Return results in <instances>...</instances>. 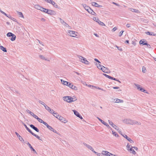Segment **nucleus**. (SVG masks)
<instances>
[{
  "label": "nucleus",
  "instance_id": "f257e3e1",
  "mask_svg": "<svg viewBox=\"0 0 156 156\" xmlns=\"http://www.w3.org/2000/svg\"><path fill=\"white\" fill-rule=\"evenodd\" d=\"M124 122L126 123L131 125H140L141 123L140 122H138L136 121L132 120L130 119H126L124 120Z\"/></svg>",
  "mask_w": 156,
  "mask_h": 156
},
{
  "label": "nucleus",
  "instance_id": "f03ea898",
  "mask_svg": "<svg viewBox=\"0 0 156 156\" xmlns=\"http://www.w3.org/2000/svg\"><path fill=\"white\" fill-rule=\"evenodd\" d=\"M78 57L80 60L81 62H82L84 63L86 65H88L89 64V62L86 60V58L80 55L78 56Z\"/></svg>",
  "mask_w": 156,
  "mask_h": 156
},
{
  "label": "nucleus",
  "instance_id": "7ed1b4c3",
  "mask_svg": "<svg viewBox=\"0 0 156 156\" xmlns=\"http://www.w3.org/2000/svg\"><path fill=\"white\" fill-rule=\"evenodd\" d=\"M67 34L73 37H76L77 36V35L75 33V32L72 30H69Z\"/></svg>",
  "mask_w": 156,
  "mask_h": 156
},
{
  "label": "nucleus",
  "instance_id": "20e7f679",
  "mask_svg": "<svg viewBox=\"0 0 156 156\" xmlns=\"http://www.w3.org/2000/svg\"><path fill=\"white\" fill-rule=\"evenodd\" d=\"M108 122L109 124L111 125L112 127L115 129L117 131L119 130V128L115 124H114L112 121H110V120H108Z\"/></svg>",
  "mask_w": 156,
  "mask_h": 156
},
{
  "label": "nucleus",
  "instance_id": "39448f33",
  "mask_svg": "<svg viewBox=\"0 0 156 156\" xmlns=\"http://www.w3.org/2000/svg\"><path fill=\"white\" fill-rule=\"evenodd\" d=\"M134 85L136 87L137 89L138 90H139L142 92H144V93H146V92H145V91H146L143 88H142V87H140V85H139L138 84H136V83H135Z\"/></svg>",
  "mask_w": 156,
  "mask_h": 156
},
{
  "label": "nucleus",
  "instance_id": "423d86ee",
  "mask_svg": "<svg viewBox=\"0 0 156 156\" xmlns=\"http://www.w3.org/2000/svg\"><path fill=\"white\" fill-rule=\"evenodd\" d=\"M58 119L62 122L64 123H66L68 122V121L65 118L63 117L60 116H59Z\"/></svg>",
  "mask_w": 156,
  "mask_h": 156
},
{
  "label": "nucleus",
  "instance_id": "0eeeda50",
  "mask_svg": "<svg viewBox=\"0 0 156 156\" xmlns=\"http://www.w3.org/2000/svg\"><path fill=\"white\" fill-rule=\"evenodd\" d=\"M47 14L52 15H55L56 14V12L53 10L51 9H48Z\"/></svg>",
  "mask_w": 156,
  "mask_h": 156
},
{
  "label": "nucleus",
  "instance_id": "6e6552de",
  "mask_svg": "<svg viewBox=\"0 0 156 156\" xmlns=\"http://www.w3.org/2000/svg\"><path fill=\"white\" fill-rule=\"evenodd\" d=\"M68 87L70 88H71L72 89L75 90H77V87L73 85H72V84L70 83L69 84Z\"/></svg>",
  "mask_w": 156,
  "mask_h": 156
},
{
  "label": "nucleus",
  "instance_id": "1a4fd4ad",
  "mask_svg": "<svg viewBox=\"0 0 156 156\" xmlns=\"http://www.w3.org/2000/svg\"><path fill=\"white\" fill-rule=\"evenodd\" d=\"M122 136L126 138L128 140L130 143H133L134 141L131 139L129 138L126 135H122Z\"/></svg>",
  "mask_w": 156,
  "mask_h": 156
},
{
  "label": "nucleus",
  "instance_id": "9d476101",
  "mask_svg": "<svg viewBox=\"0 0 156 156\" xmlns=\"http://www.w3.org/2000/svg\"><path fill=\"white\" fill-rule=\"evenodd\" d=\"M100 69L105 73H108V71H106V70H108V69L107 68L103 66L102 68H100Z\"/></svg>",
  "mask_w": 156,
  "mask_h": 156
},
{
  "label": "nucleus",
  "instance_id": "9b49d317",
  "mask_svg": "<svg viewBox=\"0 0 156 156\" xmlns=\"http://www.w3.org/2000/svg\"><path fill=\"white\" fill-rule=\"evenodd\" d=\"M25 143H26V144L28 145L29 147L30 148V149L32 151H33L35 153H37L36 151L31 146V144L29 143V142H25Z\"/></svg>",
  "mask_w": 156,
  "mask_h": 156
},
{
  "label": "nucleus",
  "instance_id": "f8f14e48",
  "mask_svg": "<svg viewBox=\"0 0 156 156\" xmlns=\"http://www.w3.org/2000/svg\"><path fill=\"white\" fill-rule=\"evenodd\" d=\"M128 9L129 10H130L132 12H134L136 13H140V12L138 10H137L136 9L131 8H129Z\"/></svg>",
  "mask_w": 156,
  "mask_h": 156
},
{
  "label": "nucleus",
  "instance_id": "ddd939ff",
  "mask_svg": "<svg viewBox=\"0 0 156 156\" xmlns=\"http://www.w3.org/2000/svg\"><path fill=\"white\" fill-rule=\"evenodd\" d=\"M83 144L85 146H86L89 149H90L91 151H93V148L91 146L88 145L85 143H84Z\"/></svg>",
  "mask_w": 156,
  "mask_h": 156
},
{
  "label": "nucleus",
  "instance_id": "4468645a",
  "mask_svg": "<svg viewBox=\"0 0 156 156\" xmlns=\"http://www.w3.org/2000/svg\"><path fill=\"white\" fill-rule=\"evenodd\" d=\"M82 5L84 8L88 12V11L89 10V9H90V7L88 6L87 5H86L85 4H82Z\"/></svg>",
  "mask_w": 156,
  "mask_h": 156
},
{
  "label": "nucleus",
  "instance_id": "2eb2a0df",
  "mask_svg": "<svg viewBox=\"0 0 156 156\" xmlns=\"http://www.w3.org/2000/svg\"><path fill=\"white\" fill-rule=\"evenodd\" d=\"M30 126L35 131H36V132H38L39 131V129H38L36 127H35L34 125L32 124H31L30 125Z\"/></svg>",
  "mask_w": 156,
  "mask_h": 156
},
{
  "label": "nucleus",
  "instance_id": "dca6fc26",
  "mask_svg": "<svg viewBox=\"0 0 156 156\" xmlns=\"http://www.w3.org/2000/svg\"><path fill=\"white\" fill-rule=\"evenodd\" d=\"M61 81L62 83V84H64L65 85H66V86H68V85L69 83L67 81H65V80H64L62 79L61 80Z\"/></svg>",
  "mask_w": 156,
  "mask_h": 156
},
{
  "label": "nucleus",
  "instance_id": "f3484780",
  "mask_svg": "<svg viewBox=\"0 0 156 156\" xmlns=\"http://www.w3.org/2000/svg\"><path fill=\"white\" fill-rule=\"evenodd\" d=\"M15 134L16 135L17 137L19 138V139L21 141H24V140L23 138L20 136L16 132H15Z\"/></svg>",
  "mask_w": 156,
  "mask_h": 156
},
{
  "label": "nucleus",
  "instance_id": "a211bd4d",
  "mask_svg": "<svg viewBox=\"0 0 156 156\" xmlns=\"http://www.w3.org/2000/svg\"><path fill=\"white\" fill-rule=\"evenodd\" d=\"M34 8L37 9L41 11V9H42V7L41 6L39 5H36L34 6Z\"/></svg>",
  "mask_w": 156,
  "mask_h": 156
},
{
  "label": "nucleus",
  "instance_id": "6ab92c4d",
  "mask_svg": "<svg viewBox=\"0 0 156 156\" xmlns=\"http://www.w3.org/2000/svg\"><path fill=\"white\" fill-rule=\"evenodd\" d=\"M21 122L23 125L25 127V128L27 129V130L30 133L32 132V131L27 127V125L25 124L24 123L21 121Z\"/></svg>",
  "mask_w": 156,
  "mask_h": 156
},
{
  "label": "nucleus",
  "instance_id": "aec40b11",
  "mask_svg": "<svg viewBox=\"0 0 156 156\" xmlns=\"http://www.w3.org/2000/svg\"><path fill=\"white\" fill-rule=\"evenodd\" d=\"M39 58L43 60H44L45 61H49V60L48 59L46 58L43 55H39Z\"/></svg>",
  "mask_w": 156,
  "mask_h": 156
},
{
  "label": "nucleus",
  "instance_id": "412c9836",
  "mask_svg": "<svg viewBox=\"0 0 156 156\" xmlns=\"http://www.w3.org/2000/svg\"><path fill=\"white\" fill-rule=\"evenodd\" d=\"M92 5L93 6H95L98 7H100L102 6L101 5H99L98 4L95 2H92Z\"/></svg>",
  "mask_w": 156,
  "mask_h": 156
},
{
  "label": "nucleus",
  "instance_id": "4be33fe9",
  "mask_svg": "<svg viewBox=\"0 0 156 156\" xmlns=\"http://www.w3.org/2000/svg\"><path fill=\"white\" fill-rule=\"evenodd\" d=\"M133 147H132L130 148L128 150V151L130 152V153L133 154H136V152L135 151L132 149Z\"/></svg>",
  "mask_w": 156,
  "mask_h": 156
},
{
  "label": "nucleus",
  "instance_id": "5701e85b",
  "mask_svg": "<svg viewBox=\"0 0 156 156\" xmlns=\"http://www.w3.org/2000/svg\"><path fill=\"white\" fill-rule=\"evenodd\" d=\"M48 128V129H49L51 131H53L54 133H55L57 134H58V133H57V131L56 130L54 129L53 128H52L51 126H50Z\"/></svg>",
  "mask_w": 156,
  "mask_h": 156
},
{
  "label": "nucleus",
  "instance_id": "b1692460",
  "mask_svg": "<svg viewBox=\"0 0 156 156\" xmlns=\"http://www.w3.org/2000/svg\"><path fill=\"white\" fill-rule=\"evenodd\" d=\"M88 12L94 16L96 15L95 12H94L93 11V10H92L91 9H89V10L88 11Z\"/></svg>",
  "mask_w": 156,
  "mask_h": 156
},
{
  "label": "nucleus",
  "instance_id": "393cba45",
  "mask_svg": "<svg viewBox=\"0 0 156 156\" xmlns=\"http://www.w3.org/2000/svg\"><path fill=\"white\" fill-rule=\"evenodd\" d=\"M97 23L101 26H105V25L103 22L100 21L99 20L97 21Z\"/></svg>",
  "mask_w": 156,
  "mask_h": 156
},
{
  "label": "nucleus",
  "instance_id": "a878e982",
  "mask_svg": "<svg viewBox=\"0 0 156 156\" xmlns=\"http://www.w3.org/2000/svg\"><path fill=\"white\" fill-rule=\"evenodd\" d=\"M115 102L117 103H122L123 102V101L121 99H119L118 98H116Z\"/></svg>",
  "mask_w": 156,
  "mask_h": 156
},
{
  "label": "nucleus",
  "instance_id": "bb28decb",
  "mask_svg": "<svg viewBox=\"0 0 156 156\" xmlns=\"http://www.w3.org/2000/svg\"><path fill=\"white\" fill-rule=\"evenodd\" d=\"M67 98H68V103H71L73 102V99H72V97L70 96H68V97H67Z\"/></svg>",
  "mask_w": 156,
  "mask_h": 156
},
{
  "label": "nucleus",
  "instance_id": "cd10ccee",
  "mask_svg": "<svg viewBox=\"0 0 156 156\" xmlns=\"http://www.w3.org/2000/svg\"><path fill=\"white\" fill-rule=\"evenodd\" d=\"M72 111L74 112V114L76 115L77 117L79 116L80 114L78 112L75 110H73Z\"/></svg>",
  "mask_w": 156,
  "mask_h": 156
},
{
  "label": "nucleus",
  "instance_id": "c85d7f7f",
  "mask_svg": "<svg viewBox=\"0 0 156 156\" xmlns=\"http://www.w3.org/2000/svg\"><path fill=\"white\" fill-rule=\"evenodd\" d=\"M17 12L20 17L23 18H24V16L22 12L19 11H17Z\"/></svg>",
  "mask_w": 156,
  "mask_h": 156
},
{
  "label": "nucleus",
  "instance_id": "c756f323",
  "mask_svg": "<svg viewBox=\"0 0 156 156\" xmlns=\"http://www.w3.org/2000/svg\"><path fill=\"white\" fill-rule=\"evenodd\" d=\"M0 49L1 50H2L3 51L5 52H6L7 51L6 48H5L3 46H0Z\"/></svg>",
  "mask_w": 156,
  "mask_h": 156
},
{
  "label": "nucleus",
  "instance_id": "7c9ffc66",
  "mask_svg": "<svg viewBox=\"0 0 156 156\" xmlns=\"http://www.w3.org/2000/svg\"><path fill=\"white\" fill-rule=\"evenodd\" d=\"M140 44H142L143 45H147L148 44L146 42L143 43V41L142 40H141L140 41Z\"/></svg>",
  "mask_w": 156,
  "mask_h": 156
},
{
  "label": "nucleus",
  "instance_id": "2f4dec72",
  "mask_svg": "<svg viewBox=\"0 0 156 156\" xmlns=\"http://www.w3.org/2000/svg\"><path fill=\"white\" fill-rule=\"evenodd\" d=\"M12 37L11 38L10 40L12 41H15L16 38V36L14 34V35H13L12 36Z\"/></svg>",
  "mask_w": 156,
  "mask_h": 156
},
{
  "label": "nucleus",
  "instance_id": "473e14b6",
  "mask_svg": "<svg viewBox=\"0 0 156 156\" xmlns=\"http://www.w3.org/2000/svg\"><path fill=\"white\" fill-rule=\"evenodd\" d=\"M42 9H41V11H42L43 12H45V13H47L48 9L44 8L43 7H42Z\"/></svg>",
  "mask_w": 156,
  "mask_h": 156
},
{
  "label": "nucleus",
  "instance_id": "72a5a7b5",
  "mask_svg": "<svg viewBox=\"0 0 156 156\" xmlns=\"http://www.w3.org/2000/svg\"><path fill=\"white\" fill-rule=\"evenodd\" d=\"M67 97H68V96L63 97V99L64 101L68 102L69 100L68 99V98H67Z\"/></svg>",
  "mask_w": 156,
  "mask_h": 156
},
{
  "label": "nucleus",
  "instance_id": "f704fd0d",
  "mask_svg": "<svg viewBox=\"0 0 156 156\" xmlns=\"http://www.w3.org/2000/svg\"><path fill=\"white\" fill-rule=\"evenodd\" d=\"M96 65L97 66V67L99 69H100V68H102L103 66L101 65L99 63H96Z\"/></svg>",
  "mask_w": 156,
  "mask_h": 156
},
{
  "label": "nucleus",
  "instance_id": "c9c22d12",
  "mask_svg": "<svg viewBox=\"0 0 156 156\" xmlns=\"http://www.w3.org/2000/svg\"><path fill=\"white\" fill-rule=\"evenodd\" d=\"M13 35H14V34L11 32H9L6 34L8 37H12Z\"/></svg>",
  "mask_w": 156,
  "mask_h": 156
},
{
  "label": "nucleus",
  "instance_id": "e433bc0d",
  "mask_svg": "<svg viewBox=\"0 0 156 156\" xmlns=\"http://www.w3.org/2000/svg\"><path fill=\"white\" fill-rule=\"evenodd\" d=\"M44 107L48 111L49 110L51 111V109L47 105H45Z\"/></svg>",
  "mask_w": 156,
  "mask_h": 156
},
{
  "label": "nucleus",
  "instance_id": "4c0bfd02",
  "mask_svg": "<svg viewBox=\"0 0 156 156\" xmlns=\"http://www.w3.org/2000/svg\"><path fill=\"white\" fill-rule=\"evenodd\" d=\"M102 154L106 155L108 153V152L107 151H102Z\"/></svg>",
  "mask_w": 156,
  "mask_h": 156
},
{
  "label": "nucleus",
  "instance_id": "58836bf2",
  "mask_svg": "<svg viewBox=\"0 0 156 156\" xmlns=\"http://www.w3.org/2000/svg\"><path fill=\"white\" fill-rule=\"evenodd\" d=\"M97 118L103 124H105V122L103 120L101 119H100L98 117H97Z\"/></svg>",
  "mask_w": 156,
  "mask_h": 156
},
{
  "label": "nucleus",
  "instance_id": "ea45409f",
  "mask_svg": "<svg viewBox=\"0 0 156 156\" xmlns=\"http://www.w3.org/2000/svg\"><path fill=\"white\" fill-rule=\"evenodd\" d=\"M53 114H54V115H53L56 118H57L58 119V117L59 116V115H58V114L57 113H55V112H54V113Z\"/></svg>",
  "mask_w": 156,
  "mask_h": 156
},
{
  "label": "nucleus",
  "instance_id": "a19ab883",
  "mask_svg": "<svg viewBox=\"0 0 156 156\" xmlns=\"http://www.w3.org/2000/svg\"><path fill=\"white\" fill-rule=\"evenodd\" d=\"M63 25H64V26L66 27H70L69 25L66 23V22H65L64 24H63Z\"/></svg>",
  "mask_w": 156,
  "mask_h": 156
},
{
  "label": "nucleus",
  "instance_id": "79ce46f5",
  "mask_svg": "<svg viewBox=\"0 0 156 156\" xmlns=\"http://www.w3.org/2000/svg\"><path fill=\"white\" fill-rule=\"evenodd\" d=\"M72 99H73V102L75 101H76L77 100V99L75 96H74L72 97Z\"/></svg>",
  "mask_w": 156,
  "mask_h": 156
},
{
  "label": "nucleus",
  "instance_id": "37998d69",
  "mask_svg": "<svg viewBox=\"0 0 156 156\" xmlns=\"http://www.w3.org/2000/svg\"><path fill=\"white\" fill-rule=\"evenodd\" d=\"M39 103L43 105L44 106L45 105H46L45 104L43 101H41V100H39L38 101Z\"/></svg>",
  "mask_w": 156,
  "mask_h": 156
},
{
  "label": "nucleus",
  "instance_id": "c03bdc74",
  "mask_svg": "<svg viewBox=\"0 0 156 156\" xmlns=\"http://www.w3.org/2000/svg\"><path fill=\"white\" fill-rule=\"evenodd\" d=\"M8 17L10 19L13 20L14 21H16V19L13 18L11 16H8Z\"/></svg>",
  "mask_w": 156,
  "mask_h": 156
},
{
  "label": "nucleus",
  "instance_id": "a18cd8bd",
  "mask_svg": "<svg viewBox=\"0 0 156 156\" xmlns=\"http://www.w3.org/2000/svg\"><path fill=\"white\" fill-rule=\"evenodd\" d=\"M108 128H110L112 130V128L109 126L106 122H105V124H104Z\"/></svg>",
  "mask_w": 156,
  "mask_h": 156
},
{
  "label": "nucleus",
  "instance_id": "49530a36",
  "mask_svg": "<svg viewBox=\"0 0 156 156\" xmlns=\"http://www.w3.org/2000/svg\"><path fill=\"white\" fill-rule=\"evenodd\" d=\"M31 133L33 135L36 137L37 138V137L39 136L38 135L32 132L31 133Z\"/></svg>",
  "mask_w": 156,
  "mask_h": 156
},
{
  "label": "nucleus",
  "instance_id": "de8ad7c7",
  "mask_svg": "<svg viewBox=\"0 0 156 156\" xmlns=\"http://www.w3.org/2000/svg\"><path fill=\"white\" fill-rule=\"evenodd\" d=\"M59 19L60 21V22L63 25L65 22H64V21L61 18H59Z\"/></svg>",
  "mask_w": 156,
  "mask_h": 156
},
{
  "label": "nucleus",
  "instance_id": "09e8293b",
  "mask_svg": "<svg viewBox=\"0 0 156 156\" xmlns=\"http://www.w3.org/2000/svg\"><path fill=\"white\" fill-rule=\"evenodd\" d=\"M38 121L40 122L43 123V122L44 121L41 119L40 118H38V119H37Z\"/></svg>",
  "mask_w": 156,
  "mask_h": 156
},
{
  "label": "nucleus",
  "instance_id": "8fccbe9b",
  "mask_svg": "<svg viewBox=\"0 0 156 156\" xmlns=\"http://www.w3.org/2000/svg\"><path fill=\"white\" fill-rule=\"evenodd\" d=\"M12 90L13 92H15V93H17V94H20L19 93V92L17 90H15V89H13V90Z\"/></svg>",
  "mask_w": 156,
  "mask_h": 156
},
{
  "label": "nucleus",
  "instance_id": "3c124183",
  "mask_svg": "<svg viewBox=\"0 0 156 156\" xmlns=\"http://www.w3.org/2000/svg\"><path fill=\"white\" fill-rule=\"evenodd\" d=\"M146 69L145 67L143 66L142 67V72L144 73L146 72Z\"/></svg>",
  "mask_w": 156,
  "mask_h": 156
},
{
  "label": "nucleus",
  "instance_id": "603ef678",
  "mask_svg": "<svg viewBox=\"0 0 156 156\" xmlns=\"http://www.w3.org/2000/svg\"><path fill=\"white\" fill-rule=\"evenodd\" d=\"M51 111L49 110V111H48V112H50V113H51V114H53L55 112H54V111L53 110V109H51Z\"/></svg>",
  "mask_w": 156,
  "mask_h": 156
},
{
  "label": "nucleus",
  "instance_id": "864d4df0",
  "mask_svg": "<svg viewBox=\"0 0 156 156\" xmlns=\"http://www.w3.org/2000/svg\"><path fill=\"white\" fill-rule=\"evenodd\" d=\"M98 20L99 19H98L96 17H94L93 18V20L94 21H96L97 22V21H98Z\"/></svg>",
  "mask_w": 156,
  "mask_h": 156
},
{
  "label": "nucleus",
  "instance_id": "5fc2aeb1",
  "mask_svg": "<svg viewBox=\"0 0 156 156\" xmlns=\"http://www.w3.org/2000/svg\"><path fill=\"white\" fill-rule=\"evenodd\" d=\"M113 134L116 137H118L119 136L118 134L115 132V133H113Z\"/></svg>",
  "mask_w": 156,
  "mask_h": 156
},
{
  "label": "nucleus",
  "instance_id": "6e6d98bb",
  "mask_svg": "<svg viewBox=\"0 0 156 156\" xmlns=\"http://www.w3.org/2000/svg\"><path fill=\"white\" fill-rule=\"evenodd\" d=\"M130 146L129 145V144L128 143L126 146V148L127 150H129L130 148Z\"/></svg>",
  "mask_w": 156,
  "mask_h": 156
},
{
  "label": "nucleus",
  "instance_id": "4d7b16f0",
  "mask_svg": "<svg viewBox=\"0 0 156 156\" xmlns=\"http://www.w3.org/2000/svg\"><path fill=\"white\" fill-rule=\"evenodd\" d=\"M45 1H46L48 3H51V2L52 0H44Z\"/></svg>",
  "mask_w": 156,
  "mask_h": 156
},
{
  "label": "nucleus",
  "instance_id": "13d9d810",
  "mask_svg": "<svg viewBox=\"0 0 156 156\" xmlns=\"http://www.w3.org/2000/svg\"><path fill=\"white\" fill-rule=\"evenodd\" d=\"M50 4H52L53 6H54V5H55V3L54 1H52Z\"/></svg>",
  "mask_w": 156,
  "mask_h": 156
},
{
  "label": "nucleus",
  "instance_id": "bf43d9fd",
  "mask_svg": "<svg viewBox=\"0 0 156 156\" xmlns=\"http://www.w3.org/2000/svg\"><path fill=\"white\" fill-rule=\"evenodd\" d=\"M37 40L39 42V44H41L42 45L44 46V45L43 44L42 42L41 41H40V40Z\"/></svg>",
  "mask_w": 156,
  "mask_h": 156
},
{
  "label": "nucleus",
  "instance_id": "052dcab7",
  "mask_svg": "<svg viewBox=\"0 0 156 156\" xmlns=\"http://www.w3.org/2000/svg\"><path fill=\"white\" fill-rule=\"evenodd\" d=\"M103 75L105 76L106 77L108 78L109 79V77H110V76L108 75L105 74H103Z\"/></svg>",
  "mask_w": 156,
  "mask_h": 156
},
{
  "label": "nucleus",
  "instance_id": "680f3d73",
  "mask_svg": "<svg viewBox=\"0 0 156 156\" xmlns=\"http://www.w3.org/2000/svg\"><path fill=\"white\" fill-rule=\"evenodd\" d=\"M2 12H1V13L4 14V15H5L7 17H8V16H8L7 14L5 13L3 11H2Z\"/></svg>",
  "mask_w": 156,
  "mask_h": 156
},
{
  "label": "nucleus",
  "instance_id": "e2e57ef3",
  "mask_svg": "<svg viewBox=\"0 0 156 156\" xmlns=\"http://www.w3.org/2000/svg\"><path fill=\"white\" fill-rule=\"evenodd\" d=\"M34 118L35 119H38V117L36 115L34 114V115L33 116Z\"/></svg>",
  "mask_w": 156,
  "mask_h": 156
},
{
  "label": "nucleus",
  "instance_id": "0e129e2a",
  "mask_svg": "<svg viewBox=\"0 0 156 156\" xmlns=\"http://www.w3.org/2000/svg\"><path fill=\"white\" fill-rule=\"evenodd\" d=\"M146 34H147V35H152V34H151V33L150 32H146Z\"/></svg>",
  "mask_w": 156,
  "mask_h": 156
},
{
  "label": "nucleus",
  "instance_id": "69168bd1",
  "mask_svg": "<svg viewBox=\"0 0 156 156\" xmlns=\"http://www.w3.org/2000/svg\"><path fill=\"white\" fill-rule=\"evenodd\" d=\"M116 47L117 48V49L120 51L122 50V48H121L117 46H116Z\"/></svg>",
  "mask_w": 156,
  "mask_h": 156
},
{
  "label": "nucleus",
  "instance_id": "338daca9",
  "mask_svg": "<svg viewBox=\"0 0 156 156\" xmlns=\"http://www.w3.org/2000/svg\"><path fill=\"white\" fill-rule=\"evenodd\" d=\"M123 32H124L123 31H121L120 32V34H119V36H122V33Z\"/></svg>",
  "mask_w": 156,
  "mask_h": 156
},
{
  "label": "nucleus",
  "instance_id": "774afa93",
  "mask_svg": "<svg viewBox=\"0 0 156 156\" xmlns=\"http://www.w3.org/2000/svg\"><path fill=\"white\" fill-rule=\"evenodd\" d=\"M111 154H111V153L108 152V154H106V156H111Z\"/></svg>",
  "mask_w": 156,
  "mask_h": 156
}]
</instances>
